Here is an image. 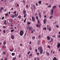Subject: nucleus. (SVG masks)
Wrapping results in <instances>:
<instances>
[{
	"label": "nucleus",
	"mask_w": 60,
	"mask_h": 60,
	"mask_svg": "<svg viewBox=\"0 0 60 60\" xmlns=\"http://www.w3.org/2000/svg\"><path fill=\"white\" fill-rule=\"evenodd\" d=\"M59 51H60V49H59Z\"/></svg>",
	"instance_id": "nucleus-64"
},
{
	"label": "nucleus",
	"mask_w": 60,
	"mask_h": 60,
	"mask_svg": "<svg viewBox=\"0 0 60 60\" xmlns=\"http://www.w3.org/2000/svg\"><path fill=\"white\" fill-rule=\"evenodd\" d=\"M14 13L15 14H16V11H14Z\"/></svg>",
	"instance_id": "nucleus-37"
},
{
	"label": "nucleus",
	"mask_w": 60,
	"mask_h": 60,
	"mask_svg": "<svg viewBox=\"0 0 60 60\" xmlns=\"http://www.w3.org/2000/svg\"><path fill=\"white\" fill-rule=\"evenodd\" d=\"M53 11L54 10L53 9H52V10H51L50 15H52L53 14Z\"/></svg>",
	"instance_id": "nucleus-4"
},
{
	"label": "nucleus",
	"mask_w": 60,
	"mask_h": 60,
	"mask_svg": "<svg viewBox=\"0 0 60 60\" xmlns=\"http://www.w3.org/2000/svg\"><path fill=\"white\" fill-rule=\"evenodd\" d=\"M36 26L37 27H38V26H38V25L37 24L36 25Z\"/></svg>",
	"instance_id": "nucleus-48"
},
{
	"label": "nucleus",
	"mask_w": 60,
	"mask_h": 60,
	"mask_svg": "<svg viewBox=\"0 0 60 60\" xmlns=\"http://www.w3.org/2000/svg\"><path fill=\"white\" fill-rule=\"evenodd\" d=\"M36 18L37 20H38V16H37L36 17Z\"/></svg>",
	"instance_id": "nucleus-23"
},
{
	"label": "nucleus",
	"mask_w": 60,
	"mask_h": 60,
	"mask_svg": "<svg viewBox=\"0 0 60 60\" xmlns=\"http://www.w3.org/2000/svg\"><path fill=\"white\" fill-rule=\"evenodd\" d=\"M37 54L38 55H39V53H37Z\"/></svg>",
	"instance_id": "nucleus-53"
},
{
	"label": "nucleus",
	"mask_w": 60,
	"mask_h": 60,
	"mask_svg": "<svg viewBox=\"0 0 60 60\" xmlns=\"http://www.w3.org/2000/svg\"><path fill=\"white\" fill-rule=\"evenodd\" d=\"M14 30L13 29V30H11V33H12V32H14Z\"/></svg>",
	"instance_id": "nucleus-15"
},
{
	"label": "nucleus",
	"mask_w": 60,
	"mask_h": 60,
	"mask_svg": "<svg viewBox=\"0 0 60 60\" xmlns=\"http://www.w3.org/2000/svg\"><path fill=\"white\" fill-rule=\"evenodd\" d=\"M3 54L4 55H5L6 54V53H5V52H3Z\"/></svg>",
	"instance_id": "nucleus-27"
},
{
	"label": "nucleus",
	"mask_w": 60,
	"mask_h": 60,
	"mask_svg": "<svg viewBox=\"0 0 60 60\" xmlns=\"http://www.w3.org/2000/svg\"><path fill=\"white\" fill-rule=\"evenodd\" d=\"M38 49L39 51H40V54H42V52L43 51V49H42V48L41 47H39L38 48Z\"/></svg>",
	"instance_id": "nucleus-1"
},
{
	"label": "nucleus",
	"mask_w": 60,
	"mask_h": 60,
	"mask_svg": "<svg viewBox=\"0 0 60 60\" xmlns=\"http://www.w3.org/2000/svg\"><path fill=\"white\" fill-rule=\"evenodd\" d=\"M48 7H51V6H48Z\"/></svg>",
	"instance_id": "nucleus-62"
},
{
	"label": "nucleus",
	"mask_w": 60,
	"mask_h": 60,
	"mask_svg": "<svg viewBox=\"0 0 60 60\" xmlns=\"http://www.w3.org/2000/svg\"><path fill=\"white\" fill-rule=\"evenodd\" d=\"M16 59V58L15 57V58H13V60H15V59Z\"/></svg>",
	"instance_id": "nucleus-26"
},
{
	"label": "nucleus",
	"mask_w": 60,
	"mask_h": 60,
	"mask_svg": "<svg viewBox=\"0 0 60 60\" xmlns=\"http://www.w3.org/2000/svg\"><path fill=\"white\" fill-rule=\"evenodd\" d=\"M11 38L12 39H14V36L12 35H11Z\"/></svg>",
	"instance_id": "nucleus-7"
},
{
	"label": "nucleus",
	"mask_w": 60,
	"mask_h": 60,
	"mask_svg": "<svg viewBox=\"0 0 60 60\" xmlns=\"http://www.w3.org/2000/svg\"><path fill=\"white\" fill-rule=\"evenodd\" d=\"M35 38V37H34V36L32 38V39H33V40Z\"/></svg>",
	"instance_id": "nucleus-28"
},
{
	"label": "nucleus",
	"mask_w": 60,
	"mask_h": 60,
	"mask_svg": "<svg viewBox=\"0 0 60 60\" xmlns=\"http://www.w3.org/2000/svg\"><path fill=\"white\" fill-rule=\"evenodd\" d=\"M47 40H50V38L49 36H47Z\"/></svg>",
	"instance_id": "nucleus-11"
},
{
	"label": "nucleus",
	"mask_w": 60,
	"mask_h": 60,
	"mask_svg": "<svg viewBox=\"0 0 60 60\" xmlns=\"http://www.w3.org/2000/svg\"><path fill=\"white\" fill-rule=\"evenodd\" d=\"M27 29L31 31L32 30V28L28 26L27 27Z\"/></svg>",
	"instance_id": "nucleus-3"
},
{
	"label": "nucleus",
	"mask_w": 60,
	"mask_h": 60,
	"mask_svg": "<svg viewBox=\"0 0 60 60\" xmlns=\"http://www.w3.org/2000/svg\"><path fill=\"white\" fill-rule=\"evenodd\" d=\"M26 11H24L23 13V14H26Z\"/></svg>",
	"instance_id": "nucleus-35"
},
{
	"label": "nucleus",
	"mask_w": 60,
	"mask_h": 60,
	"mask_svg": "<svg viewBox=\"0 0 60 60\" xmlns=\"http://www.w3.org/2000/svg\"><path fill=\"white\" fill-rule=\"evenodd\" d=\"M56 27H57V28H58V27H59V26L57 25H56Z\"/></svg>",
	"instance_id": "nucleus-45"
},
{
	"label": "nucleus",
	"mask_w": 60,
	"mask_h": 60,
	"mask_svg": "<svg viewBox=\"0 0 60 60\" xmlns=\"http://www.w3.org/2000/svg\"><path fill=\"white\" fill-rule=\"evenodd\" d=\"M47 55L48 56H49V53L48 52H47Z\"/></svg>",
	"instance_id": "nucleus-20"
},
{
	"label": "nucleus",
	"mask_w": 60,
	"mask_h": 60,
	"mask_svg": "<svg viewBox=\"0 0 60 60\" xmlns=\"http://www.w3.org/2000/svg\"><path fill=\"white\" fill-rule=\"evenodd\" d=\"M53 41V38H51V40L50 41V43H51V42H52V41Z\"/></svg>",
	"instance_id": "nucleus-14"
},
{
	"label": "nucleus",
	"mask_w": 60,
	"mask_h": 60,
	"mask_svg": "<svg viewBox=\"0 0 60 60\" xmlns=\"http://www.w3.org/2000/svg\"><path fill=\"white\" fill-rule=\"evenodd\" d=\"M3 31L4 33H6V32H5V30H4Z\"/></svg>",
	"instance_id": "nucleus-29"
},
{
	"label": "nucleus",
	"mask_w": 60,
	"mask_h": 60,
	"mask_svg": "<svg viewBox=\"0 0 60 60\" xmlns=\"http://www.w3.org/2000/svg\"><path fill=\"white\" fill-rule=\"evenodd\" d=\"M14 53H12V56H14Z\"/></svg>",
	"instance_id": "nucleus-39"
},
{
	"label": "nucleus",
	"mask_w": 60,
	"mask_h": 60,
	"mask_svg": "<svg viewBox=\"0 0 60 60\" xmlns=\"http://www.w3.org/2000/svg\"><path fill=\"white\" fill-rule=\"evenodd\" d=\"M32 19L34 22H35V19L34 17L33 16L32 17Z\"/></svg>",
	"instance_id": "nucleus-5"
},
{
	"label": "nucleus",
	"mask_w": 60,
	"mask_h": 60,
	"mask_svg": "<svg viewBox=\"0 0 60 60\" xmlns=\"http://www.w3.org/2000/svg\"><path fill=\"white\" fill-rule=\"evenodd\" d=\"M30 56H31V57L32 56V54H31L30 55Z\"/></svg>",
	"instance_id": "nucleus-38"
},
{
	"label": "nucleus",
	"mask_w": 60,
	"mask_h": 60,
	"mask_svg": "<svg viewBox=\"0 0 60 60\" xmlns=\"http://www.w3.org/2000/svg\"><path fill=\"white\" fill-rule=\"evenodd\" d=\"M38 3H39L40 4H41V1H40Z\"/></svg>",
	"instance_id": "nucleus-32"
},
{
	"label": "nucleus",
	"mask_w": 60,
	"mask_h": 60,
	"mask_svg": "<svg viewBox=\"0 0 60 60\" xmlns=\"http://www.w3.org/2000/svg\"><path fill=\"white\" fill-rule=\"evenodd\" d=\"M26 8H28V5H26Z\"/></svg>",
	"instance_id": "nucleus-57"
},
{
	"label": "nucleus",
	"mask_w": 60,
	"mask_h": 60,
	"mask_svg": "<svg viewBox=\"0 0 60 60\" xmlns=\"http://www.w3.org/2000/svg\"><path fill=\"white\" fill-rule=\"evenodd\" d=\"M30 51L29 52H28V55H29L30 54Z\"/></svg>",
	"instance_id": "nucleus-42"
},
{
	"label": "nucleus",
	"mask_w": 60,
	"mask_h": 60,
	"mask_svg": "<svg viewBox=\"0 0 60 60\" xmlns=\"http://www.w3.org/2000/svg\"><path fill=\"white\" fill-rule=\"evenodd\" d=\"M57 46L58 47H60V43H58L57 45Z\"/></svg>",
	"instance_id": "nucleus-16"
},
{
	"label": "nucleus",
	"mask_w": 60,
	"mask_h": 60,
	"mask_svg": "<svg viewBox=\"0 0 60 60\" xmlns=\"http://www.w3.org/2000/svg\"><path fill=\"white\" fill-rule=\"evenodd\" d=\"M35 52H37V49H35Z\"/></svg>",
	"instance_id": "nucleus-54"
},
{
	"label": "nucleus",
	"mask_w": 60,
	"mask_h": 60,
	"mask_svg": "<svg viewBox=\"0 0 60 60\" xmlns=\"http://www.w3.org/2000/svg\"><path fill=\"white\" fill-rule=\"evenodd\" d=\"M3 28H6V27L5 26H3Z\"/></svg>",
	"instance_id": "nucleus-34"
},
{
	"label": "nucleus",
	"mask_w": 60,
	"mask_h": 60,
	"mask_svg": "<svg viewBox=\"0 0 60 60\" xmlns=\"http://www.w3.org/2000/svg\"><path fill=\"white\" fill-rule=\"evenodd\" d=\"M46 27H44L43 28V30H46Z\"/></svg>",
	"instance_id": "nucleus-18"
},
{
	"label": "nucleus",
	"mask_w": 60,
	"mask_h": 60,
	"mask_svg": "<svg viewBox=\"0 0 60 60\" xmlns=\"http://www.w3.org/2000/svg\"><path fill=\"white\" fill-rule=\"evenodd\" d=\"M30 50H32V48L31 47H30Z\"/></svg>",
	"instance_id": "nucleus-52"
},
{
	"label": "nucleus",
	"mask_w": 60,
	"mask_h": 60,
	"mask_svg": "<svg viewBox=\"0 0 60 60\" xmlns=\"http://www.w3.org/2000/svg\"><path fill=\"white\" fill-rule=\"evenodd\" d=\"M58 38H60V35H59L58 36Z\"/></svg>",
	"instance_id": "nucleus-55"
},
{
	"label": "nucleus",
	"mask_w": 60,
	"mask_h": 60,
	"mask_svg": "<svg viewBox=\"0 0 60 60\" xmlns=\"http://www.w3.org/2000/svg\"><path fill=\"white\" fill-rule=\"evenodd\" d=\"M38 15H39V18H41V13H38Z\"/></svg>",
	"instance_id": "nucleus-10"
},
{
	"label": "nucleus",
	"mask_w": 60,
	"mask_h": 60,
	"mask_svg": "<svg viewBox=\"0 0 60 60\" xmlns=\"http://www.w3.org/2000/svg\"><path fill=\"white\" fill-rule=\"evenodd\" d=\"M33 6L34 9V10H35V5H33Z\"/></svg>",
	"instance_id": "nucleus-13"
},
{
	"label": "nucleus",
	"mask_w": 60,
	"mask_h": 60,
	"mask_svg": "<svg viewBox=\"0 0 60 60\" xmlns=\"http://www.w3.org/2000/svg\"><path fill=\"white\" fill-rule=\"evenodd\" d=\"M53 17V16H51L50 17V19H51V18Z\"/></svg>",
	"instance_id": "nucleus-31"
},
{
	"label": "nucleus",
	"mask_w": 60,
	"mask_h": 60,
	"mask_svg": "<svg viewBox=\"0 0 60 60\" xmlns=\"http://www.w3.org/2000/svg\"><path fill=\"white\" fill-rule=\"evenodd\" d=\"M38 14V13H35V16H36V15H37V14Z\"/></svg>",
	"instance_id": "nucleus-51"
},
{
	"label": "nucleus",
	"mask_w": 60,
	"mask_h": 60,
	"mask_svg": "<svg viewBox=\"0 0 60 60\" xmlns=\"http://www.w3.org/2000/svg\"><path fill=\"white\" fill-rule=\"evenodd\" d=\"M40 41H38L37 42V43L38 45H39V44H40Z\"/></svg>",
	"instance_id": "nucleus-17"
},
{
	"label": "nucleus",
	"mask_w": 60,
	"mask_h": 60,
	"mask_svg": "<svg viewBox=\"0 0 60 60\" xmlns=\"http://www.w3.org/2000/svg\"><path fill=\"white\" fill-rule=\"evenodd\" d=\"M48 47V48H50V46L49 45H48L47 46Z\"/></svg>",
	"instance_id": "nucleus-41"
},
{
	"label": "nucleus",
	"mask_w": 60,
	"mask_h": 60,
	"mask_svg": "<svg viewBox=\"0 0 60 60\" xmlns=\"http://www.w3.org/2000/svg\"><path fill=\"white\" fill-rule=\"evenodd\" d=\"M30 22H28V23H27V24L28 25H30Z\"/></svg>",
	"instance_id": "nucleus-33"
},
{
	"label": "nucleus",
	"mask_w": 60,
	"mask_h": 60,
	"mask_svg": "<svg viewBox=\"0 0 60 60\" xmlns=\"http://www.w3.org/2000/svg\"><path fill=\"white\" fill-rule=\"evenodd\" d=\"M20 56H21V55L20 54L19 55V58H20Z\"/></svg>",
	"instance_id": "nucleus-47"
},
{
	"label": "nucleus",
	"mask_w": 60,
	"mask_h": 60,
	"mask_svg": "<svg viewBox=\"0 0 60 60\" xmlns=\"http://www.w3.org/2000/svg\"><path fill=\"white\" fill-rule=\"evenodd\" d=\"M43 22L44 24H45L46 23V19H45L43 21Z\"/></svg>",
	"instance_id": "nucleus-9"
},
{
	"label": "nucleus",
	"mask_w": 60,
	"mask_h": 60,
	"mask_svg": "<svg viewBox=\"0 0 60 60\" xmlns=\"http://www.w3.org/2000/svg\"><path fill=\"white\" fill-rule=\"evenodd\" d=\"M3 47L4 48H6V47L4 46H3Z\"/></svg>",
	"instance_id": "nucleus-58"
},
{
	"label": "nucleus",
	"mask_w": 60,
	"mask_h": 60,
	"mask_svg": "<svg viewBox=\"0 0 60 60\" xmlns=\"http://www.w3.org/2000/svg\"><path fill=\"white\" fill-rule=\"evenodd\" d=\"M56 6H53V9H55V8H56Z\"/></svg>",
	"instance_id": "nucleus-19"
},
{
	"label": "nucleus",
	"mask_w": 60,
	"mask_h": 60,
	"mask_svg": "<svg viewBox=\"0 0 60 60\" xmlns=\"http://www.w3.org/2000/svg\"><path fill=\"white\" fill-rule=\"evenodd\" d=\"M26 15H24V18H26Z\"/></svg>",
	"instance_id": "nucleus-60"
},
{
	"label": "nucleus",
	"mask_w": 60,
	"mask_h": 60,
	"mask_svg": "<svg viewBox=\"0 0 60 60\" xmlns=\"http://www.w3.org/2000/svg\"><path fill=\"white\" fill-rule=\"evenodd\" d=\"M38 23H40V21L39 20H38Z\"/></svg>",
	"instance_id": "nucleus-50"
},
{
	"label": "nucleus",
	"mask_w": 60,
	"mask_h": 60,
	"mask_svg": "<svg viewBox=\"0 0 60 60\" xmlns=\"http://www.w3.org/2000/svg\"><path fill=\"white\" fill-rule=\"evenodd\" d=\"M22 46V45L21 44H20V46Z\"/></svg>",
	"instance_id": "nucleus-61"
},
{
	"label": "nucleus",
	"mask_w": 60,
	"mask_h": 60,
	"mask_svg": "<svg viewBox=\"0 0 60 60\" xmlns=\"http://www.w3.org/2000/svg\"><path fill=\"white\" fill-rule=\"evenodd\" d=\"M12 18H14V15H13L12 16Z\"/></svg>",
	"instance_id": "nucleus-24"
},
{
	"label": "nucleus",
	"mask_w": 60,
	"mask_h": 60,
	"mask_svg": "<svg viewBox=\"0 0 60 60\" xmlns=\"http://www.w3.org/2000/svg\"><path fill=\"white\" fill-rule=\"evenodd\" d=\"M8 13L6 14H5V16H8Z\"/></svg>",
	"instance_id": "nucleus-36"
},
{
	"label": "nucleus",
	"mask_w": 60,
	"mask_h": 60,
	"mask_svg": "<svg viewBox=\"0 0 60 60\" xmlns=\"http://www.w3.org/2000/svg\"><path fill=\"white\" fill-rule=\"evenodd\" d=\"M5 60H7V58H5Z\"/></svg>",
	"instance_id": "nucleus-63"
},
{
	"label": "nucleus",
	"mask_w": 60,
	"mask_h": 60,
	"mask_svg": "<svg viewBox=\"0 0 60 60\" xmlns=\"http://www.w3.org/2000/svg\"><path fill=\"white\" fill-rule=\"evenodd\" d=\"M26 18H25V20L24 21V23H25V22H26Z\"/></svg>",
	"instance_id": "nucleus-25"
},
{
	"label": "nucleus",
	"mask_w": 60,
	"mask_h": 60,
	"mask_svg": "<svg viewBox=\"0 0 60 60\" xmlns=\"http://www.w3.org/2000/svg\"><path fill=\"white\" fill-rule=\"evenodd\" d=\"M6 43V42H4L3 43L4 44V45H5Z\"/></svg>",
	"instance_id": "nucleus-21"
},
{
	"label": "nucleus",
	"mask_w": 60,
	"mask_h": 60,
	"mask_svg": "<svg viewBox=\"0 0 60 60\" xmlns=\"http://www.w3.org/2000/svg\"><path fill=\"white\" fill-rule=\"evenodd\" d=\"M47 29L49 30V31H50L51 30V27H50L49 28H48Z\"/></svg>",
	"instance_id": "nucleus-8"
},
{
	"label": "nucleus",
	"mask_w": 60,
	"mask_h": 60,
	"mask_svg": "<svg viewBox=\"0 0 60 60\" xmlns=\"http://www.w3.org/2000/svg\"><path fill=\"white\" fill-rule=\"evenodd\" d=\"M18 18H20V19H21V16H18Z\"/></svg>",
	"instance_id": "nucleus-30"
},
{
	"label": "nucleus",
	"mask_w": 60,
	"mask_h": 60,
	"mask_svg": "<svg viewBox=\"0 0 60 60\" xmlns=\"http://www.w3.org/2000/svg\"><path fill=\"white\" fill-rule=\"evenodd\" d=\"M25 16H26V15H27V14H23Z\"/></svg>",
	"instance_id": "nucleus-46"
},
{
	"label": "nucleus",
	"mask_w": 60,
	"mask_h": 60,
	"mask_svg": "<svg viewBox=\"0 0 60 60\" xmlns=\"http://www.w3.org/2000/svg\"><path fill=\"white\" fill-rule=\"evenodd\" d=\"M12 23V20H10L9 21V24H11Z\"/></svg>",
	"instance_id": "nucleus-6"
},
{
	"label": "nucleus",
	"mask_w": 60,
	"mask_h": 60,
	"mask_svg": "<svg viewBox=\"0 0 60 60\" xmlns=\"http://www.w3.org/2000/svg\"><path fill=\"white\" fill-rule=\"evenodd\" d=\"M17 6H18V7H19V4H18L17 5Z\"/></svg>",
	"instance_id": "nucleus-56"
},
{
	"label": "nucleus",
	"mask_w": 60,
	"mask_h": 60,
	"mask_svg": "<svg viewBox=\"0 0 60 60\" xmlns=\"http://www.w3.org/2000/svg\"><path fill=\"white\" fill-rule=\"evenodd\" d=\"M23 3L24 4H25V0H24L23 1Z\"/></svg>",
	"instance_id": "nucleus-59"
},
{
	"label": "nucleus",
	"mask_w": 60,
	"mask_h": 60,
	"mask_svg": "<svg viewBox=\"0 0 60 60\" xmlns=\"http://www.w3.org/2000/svg\"><path fill=\"white\" fill-rule=\"evenodd\" d=\"M4 19V17L3 16V17H2V20H3V19Z\"/></svg>",
	"instance_id": "nucleus-44"
},
{
	"label": "nucleus",
	"mask_w": 60,
	"mask_h": 60,
	"mask_svg": "<svg viewBox=\"0 0 60 60\" xmlns=\"http://www.w3.org/2000/svg\"><path fill=\"white\" fill-rule=\"evenodd\" d=\"M15 17H17V16H18V14H15Z\"/></svg>",
	"instance_id": "nucleus-22"
},
{
	"label": "nucleus",
	"mask_w": 60,
	"mask_h": 60,
	"mask_svg": "<svg viewBox=\"0 0 60 60\" xmlns=\"http://www.w3.org/2000/svg\"><path fill=\"white\" fill-rule=\"evenodd\" d=\"M53 60H57V59H56V57H54L53 59Z\"/></svg>",
	"instance_id": "nucleus-12"
},
{
	"label": "nucleus",
	"mask_w": 60,
	"mask_h": 60,
	"mask_svg": "<svg viewBox=\"0 0 60 60\" xmlns=\"http://www.w3.org/2000/svg\"><path fill=\"white\" fill-rule=\"evenodd\" d=\"M13 49L12 50H10V51H13Z\"/></svg>",
	"instance_id": "nucleus-43"
},
{
	"label": "nucleus",
	"mask_w": 60,
	"mask_h": 60,
	"mask_svg": "<svg viewBox=\"0 0 60 60\" xmlns=\"http://www.w3.org/2000/svg\"><path fill=\"white\" fill-rule=\"evenodd\" d=\"M24 34V32L22 30H21L20 32V34L21 36H22Z\"/></svg>",
	"instance_id": "nucleus-2"
},
{
	"label": "nucleus",
	"mask_w": 60,
	"mask_h": 60,
	"mask_svg": "<svg viewBox=\"0 0 60 60\" xmlns=\"http://www.w3.org/2000/svg\"><path fill=\"white\" fill-rule=\"evenodd\" d=\"M40 26H41V24H40L38 26V27H40Z\"/></svg>",
	"instance_id": "nucleus-49"
},
{
	"label": "nucleus",
	"mask_w": 60,
	"mask_h": 60,
	"mask_svg": "<svg viewBox=\"0 0 60 60\" xmlns=\"http://www.w3.org/2000/svg\"><path fill=\"white\" fill-rule=\"evenodd\" d=\"M1 10H3V9H4V8H3V7H2V8H1Z\"/></svg>",
	"instance_id": "nucleus-40"
}]
</instances>
